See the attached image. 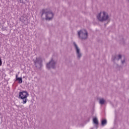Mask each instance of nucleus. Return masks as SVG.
<instances>
[{
    "label": "nucleus",
    "mask_w": 129,
    "mask_h": 129,
    "mask_svg": "<svg viewBox=\"0 0 129 129\" xmlns=\"http://www.w3.org/2000/svg\"><path fill=\"white\" fill-rule=\"evenodd\" d=\"M46 20H48V21H50V20H52L53 18V17L54 15L51 12H46Z\"/></svg>",
    "instance_id": "20e7f679"
},
{
    "label": "nucleus",
    "mask_w": 129,
    "mask_h": 129,
    "mask_svg": "<svg viewBox=\"0 0 129 129\" xmlns=\"http://www.w3.org/2000/svg\"><path fill=\"white\" fill-rule=\"evenodd\" d=\"M74 44L75 47V48L76 49L77 53L78 54V58H80V57H81V53H80V50L78 48V46H77L76 43H74Z\"/></svg>",
    "instance_id": "423d86ee"
},
{
    "label": "nucleus",
    "mask_w": 129,
    "mask_h": 129,
    "mask_svg": "<svg viewBox=\"0 0 129 129\" xmlns=\"http://www.w3.org/2000/svg\"><path fill=\"white\" fill-rule=\"evenodd\" d=\"M93 122L95 124H98V120H97V118L95 117L93 119Z\"/></svg>",
    "instance_id": "6e6552de"
},
{
    "label": "nucleus",
    "mask_w": 129,
    "mask_h": 129,
    "mask_svg": "<svg viewBox=\"0 0 129 129\" xmlns=\"http://www.w3.org/2000/svg\"><path fill=\"white\" fill-rule=\"evenodd\" d=\"M42 12H43L42 14H44V10H42Z\"/></svg>",
    "instance_id": "4468645a"
},
{
    "label": "nucleus",
    "mask_w": 129,
    "mask_h": 129,
    "mask_svg": "<svg viewBox=\"0 0 129 129\" xmlns=\"http://www.w3.org/2000/svg\"><path fill=\"white\" fill-rule=\"evenodd\" d=\"M78 35L79 38H81V39H82L83 40H85V39H87V37L88 36L87 31H86V30H82L78 32Z\"/></svg>",
    "instance_id": "7ed1b4c3"
},
{
    "label": "nucleus",
    "mask_w": 129,
    "mask_h": 129,
    "mask_svg": "<svg viewBox=\"0 0 129 129\" xmlns=\"http://www.w3.org/2000/svg\"><path fill=\"white\" fill-rule=\"evenodd\" d=\"M97 18L100 22H103L106 21L108 19V15L105 12L100 13L97 16Z\"/></svg>",
    "instance_id": "f03ea898"
},
{
    "label": "nucleus",
    "mask_w": 129,
    "mask_h": 129,
    "mask_svg": "<svg viewBox=\"0 0 129 129\" xmlns=\"http://www.w3.org/2000/svg\"><path fill=\"white\" fill-rule=\"evenodd\" d=\"M107 121H106V119L102 120L101 121V124L102 125H105L106 124Z\"/></svg>",
    "instance_id": "1a4fd4ad"
},
{
    "label": "nucleus",
    "mask_w": 129,
    "mask_h": 129,
    "mask_svg": "<svg viewBox=\"0 0 129 129\" xmlns=\"http://www.w3.org/2000/svg\"><path fill=\"white\" fill-rule=\"evenodd\" d=\"M104 102H105V100H104V99H100V104H104Z\"/></svg>",
    "instance_id": "9d476101"
},
{
    "label": "nucleus",
    "mask_w": 129,
    "mask_h": 129,
    "mask_svg": "<svg viewBox=\"0 0 129 129\" xmlns=\"http://www.w3.org/2000/svg\"><path fill=\"white\" fill-rule=\"evenodd\" d=\"M122 64H123V63H124V60L122 61Z\"/></svg>",
    "instance_id": "ddd939ff"
},
{
    "label": "nucleus",
    "mask_w": 129,
    "mask_h": 129,
    "mask_svg": "<svg viewBox=\"0 0 129 129\" xmlns=\"http://www.w3.org/2000/svg\"><path fill=\"white\" fill-rule=\"evenodd\" d=\"M29 96V93L27 91H23L19 92V98L22 99V102L21 103L23 104H26L28 102V97Z\"/></svg>",
    "instance_id": "f257e3e1"
},
{
    "label": "nucleus",
    "mask_w": 129,
    "mask_h": 129,
    "mask_svg": "<svg viewBox=\"0 0 129 129\" xmlns=\"http://www.w3.org/2000/svg\"><path fill=\"white\" fill-rule=\"evenodd\" d=\"M16 80L19 82V83L21 84L23 82V80L22 78H18V75H16Z\"/></svg>",
    "instance_id": "0eeeda50"
},
{
    "label": "nucleus",
    "mask_w": 129,
    "mask_h": 129,
    "mask_svg": "<svg viewBox=\"0 0 129 129\" xmlns=\"http://www.w3.org/2000/svg\"><path fill=\"white\" fill-rule=\"evenodd\" d=\"M118 60H119V59H121V55H118Z\"/></svg>",
    "instance_id": "f8f14e48"
},
{
    "label": "nucleus",
    "mask_w": 129,
    "mask_h": 129,
    "mask_svg": "<svg viewBox=\"0 0 129 129\" xmlns=\"http://www.w3.org/2000/svg\"><path fill=\"white\" fill-rule=\"evenodd\" d=\"M2 64H3V61H2V59H1V57H0V66H2Z\"/></svg>",
    "instance_id": "9b49d317"
},
{
    "label": "nucleus",
    "mask_w": 129,
    "mask_h": 129,
    "mask_svg": "<svg viewBox=\"0 0 129 129\" xmlns=\"http://www.w3.org/2000/svg\"><path fill=\"white\" fill-rule=\"evenodd\" d=\"M54 66H55V62L53 60H51L49 62V63L46 64V67L47 68H48V69H50V67H52V68H54Z\"/></svg>",
    "instance_id": "39448f33"
}]
</instances>
